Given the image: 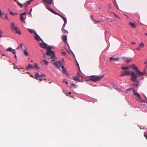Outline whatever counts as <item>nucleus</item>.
Wrapping results in <instances>:
<instances>
[{"label": "nucleus", "mask_w": 147, "mask_h": 147, "mask_svg": "<svg viewBox=\"0 0 147 147\" xmlns=\"http://www.w3.org/2000/svg\"><path fill=\"white\" fill-rule=\"evenodd\" d=\"M131 80L134 82H136V83H133L131 84L132 87L135 88L136 87V88L138 89V84L139 83V80L137 79L138 78L135 72L134 71H132L131 74Z\"/></svg>", "instance_id": "obj_1"}, {"label": "nucleus", "mask_w": 147, "mask_h": 147, "mask_svg": "<svg viewBox=\"0 0 147 147\" xmlns=\"http://www.w3.org/2000/svg\"><path fill=\"white\" fill-rule=\"evenodd\" d=\"M52 47L51 46L48 47V50L46 51V55H51V58H53L55 57V52L51 50Z\"/></svg>", "instance_id": "obj_2"}, {"label": "nucleus", "mask_w": 147, "mask_h": 147, "mask_svg": "<svg viewBox=\"0 0 147 147\" xmlns=\"http://www.w3.org/2000/svg\"><path fill=\"white\" fill-rule=\"evenodd\" d=\"M104 76V75L101 76H95L93 75L89 77L91 78L89 79L88 80H91L94 82H96L100 80L101 78Z\"/></svg>", "instance_id": "obj_3"}, {"label": "nucleus", "mask_w": 147, "mask_h": 147, "mask_svg": "<svg viewBox=\"0 0 147 147\" xmlns=\"http://www.w3.org/2000/svg\"><path fill=\"white\" fill-rule=\"evenodd\" d=\"M132 90H133L134 95H135L136 97H138V99H140L141 98V96L140 94L137 92L134 89V88L127 89V92H130Z\"/></svg>", "instance_id": "obj_4"}, {"label": "nucleus", "mask_w": 147, "mask_h": 147, "mask_svg": "<svg viewBox=\"0 0 147 147\" xmlns=\"http://www.w3.org/2000/svg\"><path fill=\"white\" fill-rule=\"evenodd\" d=\"M121 59L122 61H125V62L126 63H128L130 62L132 60L131 58L129 57H121Z\"/></svg>", "instance_id": "obj_5"}, {"label": "nucleus", "mask_w": 147, "mask_h": 147, "mask_svg": "<svg viewBox=\"0 0 147 147\" xmlns=\"http://www.w3.org/2000/svg\"><path fill=\"white\" fill-rule=\"evenodd\" d=\"M53 65L56 66L57 68H59L62 65V63L61 61H57L53 63Z\"/></svg>", "instance_id": "obj_6"}, {"label": "nucleus", "mask_w": 147, "mask_h": 147, "mask_svg": "<svg viewBox=\"0 0 147 147\" xmlns=\"http://www.w3.org/2000/svg\"><path fill=\"white\" fill-rule=\"evenodd\" d=\"M122 73L120 75V77L124 76H125L131 75L130 74V71H124L122 72Z\"/></svg>", "instance_id": "obj_7"}, {"label": "nucleus", "mask_w": 147, "mask_h": 147, "mask_svg": "<svg viewBox=\"0 0 147 147\" xmlns=\"http://www.w3.org/2000/svg\"><path fill=\"white\" fill-rule=\"evenodd\" d=\"M34 34L35 36L34 37V38L38 42H39L40 41H43V40L37 34L36 32H34Z\"/></svg>", "instance_id": "obj_8"}, {"label": "nucleus", "mask_w": 147, "mask_h": 147, "mask_svg": "<svg viewBox=\"0 0 147 147\" xmlns=\"http://www.w3.org/2000/svg\"><path fill=\"white\" fill-rule=\"evenodd\" d=\"M39 44L40 47L42 48H44L45 49H47L48 47L47 46V44L45 43H40Z\"/></svg>", "instance_id": "obj_9"}, {"label": "nucleus", "mask_w": 147, "mask_h": 147, "mask_svg": "<svg viewBox=\"0 0 147 147\" xmlns=\"http://www.w3.org/2000/svg\"><path fill=\"white\" fill-rule=\"evenodd\" d=\"M130 67L136 72L138 69V68L135 64H133L130 65Z\"/></svg>", "instance_id": "obj_10"}, {"label": "nucleus", "mask_w": 147, "mask_h": 147, "mask_svg": "<svg viewBox=\"0 0 147 147\" xmlns=\"http://www.w3.org/2000/svg\"><path fill=\"white\" fill-rule=\"evenodd\" d=\"M135 74L137 75V74L138 75V76H142L144 75V71L143 72H142L141 71H140L139 69H138L136 72V74Z\"/></svg>", "instance_id": "obj_11"}, {"label": "nucleus", "mask_w": 147, "mask_h": 147, "mask_svg": "<svg viewBox=\"0 0 147 147\" xmlns=\"http://www.w3.org/2000/svg\"><path fill=\"white\" fill-rule=\"evenodd\" d=\"M42 1L45 3H47L50 5L53 3V0H42Z\"/></svg>", "instance_id": "obj_12"}, {"label": "nucleus", "mask_w": 147, "mask_h": 147, "mask_svg": "<svg viewBox=\"0 0 147 147\" xmlns=\"http://www.w3.org/2000/svg\"><path fill=\"white\" fill-rule=\"evenodd\" d=\"M144 46V44L143 43H141L139 45V47L136 48V49L138 51H140L141 49V48L143 47Z\"/></svg>", "instance_id": "obj_13"}, {"label": "nucleus", "mask_w": 147, "mask_h": 147, "mask_svg": "<svg viewBox=\"0 0 147 147\" xmlns=\"http://www.w3.org/2000/svg\"><path fill=\"white\" fill-rule=\"evenodd\" d=\"M18 27H16V28L13 29V30H15L16 31V33L20 35H21V33L20 30H18Z\"/></svg>", "instance_id": "obj_14"}, {"label": "nucleus", "mask_w": 147, "mask_h": 147, "mask_svg": "<svg viewBox=\"0 0 147 147\" xmlns=\"http://www.w3.org/2000/svg\"><path fill=\"white\" fill-rule=\"evenodd\" d=\"M20 20L23 22L24 23H25V18H24L23 17V16H22V15H21L20 14Z\"/></svg>", "instance_id": "obj_15"}, {"label": "nucleus", "mask_w": 147, "mask_h": 147, "mask_svg": "<svg viewBox=\"0 0 147 147\" xmlns=\"http://www.w3.org/2000/svg\"><path fill=\"white\" fill-rule=\"evenodd\" d=\"M34 67L31 64H28V66L26 67V70L30 69L32 68H33Z\"/></svg>", "instance_id": "obj_16"}, {"label": "nucleus", "mask_w": 147, "mask_h": 147, "mask_svg": "<svg viewBox=\"0 0 147 147\" xmlns=\"http://www.w3.org/2000/svg\"><path fill=\"white\" fill-rule=\"evenodd\" d=\"M62 38L64 42L67 41V36L63 35L62 36Z\"/></svg>", "instance_id": "obj_17"}, {"label": "nucleus", "mask_w": 147, "mask_h": 147, "mask_svg": "<svg viewBox=\"0 0 147 147\" xmlns=\"http://www.w3.org/2000/svg\"><path fill=\"white\" fill-rule=\"evenodd\" d=\"M119 58H113L112 57H111L110 58V60L111 61H117L119 60Z\"/></svg>", "instance_id": "obj_18"}, {"label": "nucleus", "mask_w": 147, "mask_h": 147, "mask_svg": "<svg viewBox=\"0 0 147 147\" xmlns=\"http://www.w3.org/2000/svg\"><path fill=\"white\" fill-rule=\"evenodd\" d=\"M61 68L62 69V72L63 74H64L66 72V69L65 68L63 65L61 66Z\"/></svg>", "instance_id": "obj_19"}, {"label": "nucleus", "mask_w": 147, "mask_h": 147, "mask_svg": "<svg viewBox=\"0 0 147 147\" xmlns=\"http://www.w3.org/2000/svg\"><path fill=\"white\" fill-rule=\"evenodd\" d=\"M22 50H23V53L26 56H28L29 55L26 49H23Z\"/></svg>", "instance_id": "obj_20"}, {"label": "nucleus", "mask_w": 147, "mask_h": 147, "mask_svg": "<svg viewBox=\"0 0 147 147\" xmlns=\"http://www.w3.org/2000/svg\"><path fill=\"white\" fill-rule=\"evenodd\" d=\"M15 1L17 3L18 5L21 8L23 6V5L20 3L17 0H16V1Z\"/></svg>", "instance_id": "obj_21"}, {"label": "nucleus", "mask_w": 147, "mask_h": 147, "mask_svg": "<svg viewBox=\"0 0 147 147\" xmlns=\"http://www.w3.org/2000/svg\"><path fill=\"white\" fill-rule=\"evenodd\" d=\"M129 25L131 26L133 28L136 27V25H135L134 23H132L131 22H130L129 23Z\"/></svg>", "instance_id": "obj_22"}, {"label": "nucleus", "mask_w": 147, "mask_h": 147, "mask_svg": "<svg viewBox=\"0 0 147 147\" xmlns=\"http://www.w3.org/2000/svg\"><path fill=\"white\" fill-rule=\"evenodd\" d=\"M16 27H15V25L12 22L11 24L10 28H11L13 30V29L16 28Z\"/></svg>", "instance_id": "obj_23"}, {"label": "nucleus", "mask_w": 147, "mask_h": 147, "mask_svg": "<svg viewBox=\"0 0 147 147\" xmlns=\"http://www.w3.org/2000/svg\"><path fill=\"white\" fill-rule=\"evenodd\" d=\"M40 75L38 72L36 73L35 74V77H34V78L36 79H38V77H39L40 78Z\"/></svg>", "instance_id": "obj_24"}, {"label": "nucleus", "mask_w": 147, "mask_h": 147, "mask_svg": "<svg viewBox=\"0 0 147 147\" xmlns=\"http://www.w3.org/2000/svg\"><path fill=\"white\" fill-rule=\"evenodd\" d=\"M52 13H54L55 14H57V13L56 12L54 11V10L53 9L51 8L49 10Z\"/></svg>", "instance_id": "obj_25"}, {"label": "nucleus", "mask_w": 147, "mask_h": 147, "mask_svg": "<svg viewBox=\"0 0 147 147\" xmlns=\"http://www.w3.org/2000/svg\"><path fill=\"white\" fill-rule=\"evenodd\" d=\"M23 43H21L19 46H18L17 48V49H18L20 48H21L22 50H23V48H22V46H23Z\"/></svg>", "instance_id": "obj_26"}, {"label": "nucleus", "mask_w": 147, "mask_h": 147, "mask_svg": "<svg viewBox=\"0 0 147 147\" xmlns=\"http://www.w3.org/2000/svg\"><path fill=\"white\" fill-rule=\"evenodd\" d=\"M8 10L9 11V13H10V14L12 16H14L15 15H18V13L12 12L11 11H10L9 9H8Z\"/></svg>", "instance_id": "obj_27"}, {"label": "nucleus", "mask_w": 147, "mask_h": 147, "mask_svg": "<svg viewBox=\"0 0 147 147\" xmlns=\"http://www.w3.org/2000/svg\"><path fill=\"white\" fill-rule=\"evenodd\" d=\"M113 15L116 18H117L119 19H121L115 13H113Z\"/></svg>", "instance_id": "obj_28"}, {"label": "nucleus", "mask_w": 147, "mask_h": 147, "mask_svg": "<svg viewBox=\"0 0 147 147\" xmlns=\"http://www.w3.org/2000/svg\"><path fill=\"white\" fill-rule=\"evenodd\" d=\"M34 67L36 69H39V67L38 66L37 64L36 63H34Z\"/></svg>", "instance_id": "obj_29"}, {"label": "nucleus", "mask_w": 147, "mask_h": 147, "mask_svg": "<svg viewBox=\"0 0 147 147\" xmlns=\"http://www.w3.org/2000/svg\"><path fill=\"white\" fill-rule=\"evenodd\" d=\"M7 51H9L10 52H12L13 49H12L11 47H9V48L7 49Z\"/></svg>", "instance_id": "obj_30"}, {"label": "nucleus", "mask_w": 147, "mask_h": 147, "mask_svg": "<svg viewBox=\"0 0 147 147\" xmlns=\"http://www.w3.org/2000/svg\"><path fill=\"white\" fill-rule=\"evenodd\" d=\"M121 68L122 70L128 69H129V67H121Z\"/></svg>", "instance_id": "obj_31"}, {"label": "nucleus", "mask_w": 147, "mask_h": 147, "mask_svg": "<svg viewBox=\"0 0 147 147\" xmlns=\"http://www.w3.org/2000/svg\"><path fill=\"white\" fill-rule=\"evenodd\" d=\"M42 61L44 62L45 65H47L48 64V62L45 59H43L42 60Z\"/></svg>", "instance_id": "obj_32"}, {"label": "nucleus", "mask_w": 147, "mask_h": 147, "mask_svg": "<svg viewBox=\"0 0 147 147\" xmlns=\"http://www.w3.org/2000/svg\"><path fill=\"white\" fill-rule=\"evenodd\" d=\"M67 22H64V23L63 26V27H62V30H63V28H64V27H65V26L66 24H67Z\"/></svg>", "instance_id": "obj_33"}, {"label": "nucleus", "mask_w": 147, "mask_h": 147, "mask_svg": "<svg viewBox=\"0 0 147 147\" xmlns=\"http://www.w3.org/2000/svg\"><path fill=\"white\" fill-rule=\"evenodd\" d=\"M27 30L31 33H34V31L32 29L30 28H28Z\"/></svg>", "instance_id": "obj_34"}, {"label": "nucleus", "mask_w": 147, "mask_h": 147, "mask_svg": "<svg viewBox=\"0 0 147 147\" xmlns=\"http://www.w3.org/2000/svg\"><path fill=\"white\" fill-rule=\"evenodd\" d=\"M63 82H65V84H67V85H68V82L67 81H65V79H63Z\"/></svg>", "instance_id": "obj_35"}, {"label": "nucleus", "mask_w": 147, "mask_h": 147, "mask_svg": "<svg viewBox=\"0 0 147 147\" xmlns=\"http://www.w3.org/2000/svg\"><path fill=\"white\" fill-rule=\"evenodd\" d=\"M73 78L74 80H79V81L80 80L78 79V78H76L75 77H73Z\"/></svg>", "instance_id": "obj_36"}, {"label": "nucleus", "mask_w": 147, "mask_h": 147, "mask_svg": "<svg viewBox=\"0 0 147 147\" xmlns=\"http://www.w3.org/2000/svg\"><path fill=\"white\" fill-rule=\"evenodd\" d=\"M47 6V8L49 10L51 8L50 7V6L49 5H46Z\"/></svg>", "instance_id": "obj_37"}, {"label": "nucleus", "mask_w": 147, "mask_h": 147, "mask_svg": "<svg viewBox=\"0 0 147 147\" xmlns=\"http://www.w3.org/2000/svg\"><path fill=\"white\" fill-rule=\"evenodd\" d=\"M46 76V75L44 74H40V78L41 77H44Z\"/></svg>", "instance_id": "obj_38"}, {"label": "nucleus", "mask_w": 147, "mask_h": 147, "mask_svg": "<svg viewBox=\"0 0 147 147\" xmlns=\"http://www.w3.org/2000/svg\"><path fill=\"white\" fill-rule=\"evenodd\" d=\"M62 18L63 19V20L64 21V22H67V19L65 17H63V18Z\"/></svg>", "instance_id": "obj_39"}, {"label": "nucleus", "mask_w": 147, "mask_h": 147, "mask_svg": "<svg viewBox=\"0 0 147 147\" xmlns=\"http://www.w3.org/2000/svg\"><path fill=\"white\" fill-rule=\"evenodd\" d=\"M31 2L32 1H31V0H30L28 1H27V3L28 4H30V3H31Z\"/></svg>", "instance_id": "obj_40"}, {"label": "nucleus", "mask_w": 147, "mask_h": 147, "mask_svg": "<svg viewBox=\"0 0 147 147\" xmlns=\"http://www.w3.org/2000/svg\"><path fill=\"white\" fill-rule=\"evenodd\" d=\"M76 65L78 67L79 69H80V68L79 65L78 63V62H77V61H76Z\"/></svg>", "instance_id": "obj_41"}, {"label": "nucleus", "mask_w": 147, "mask_h": 147, "mask_svg": "<svg viewBox=\"0 0 147 147\" xmlns=\"http://www.w3.org/2000/svg\"><path fill=\"white\" fill-rule=\"evenodd\" d=\"M69 47V48H70V47ZM70 49V51H71V52H72V54H73V56L75 58V55L74 54V53H73V52L71 50V49Z\"/></svg>", "instance_id": "obj_42"}, {"label": "nucleus", "mask_w": 147, "mask_h": 147, "mask_svg": "<svg viewBox=\"0 0 147 147\" xmlns=\"http://www.w3.org/2000/svg\"><path fill=\"white\" fill-rule=\"evenodd\" d=\"M12 51V53L14 54V55L15 54H16V52L15 51V50L13 49V50Z\"/></svg>", "instance_id": "obj_43"}, {"label": "nucleus", "mask_w": 147, "mask_h": 147, "mask_svg": "<svg viewBox=\"0 0 147 147\" xmlns=\"http://www.w3.org/2000/svg\"><path fill=\"white\" fill-rule=\"evenodd\" d=\"M20 14L22 16H24V15H25L26 14V12H23L21 13H20Z\"/></svg>", "instance_id": "obj_44"}, {"label": "nucleus", "mask_w": 147, "mask_h": 147, "mask_svg": "<svg viewBox=\"0 0 147 147\" xmlns=\"http://www.w3.org/2000/svg\"><path fill=\"white\" fill-rule=\"evenodd\" d=\"M62 31H63V32L64 33H65L67 32V30H65L64 29H63V30H62Z\"/></svg>", "instance_id": "obj_45"}, {"label": "nucleus", "mask_w": 147, "mask_h": 147, "mask_svg": "<svg viewBox=\"0 0 147 147\" xmlns=\"http://www.w3.org/2000/svg\"><path fill=\"white\" fill-rule=\"evenodd\" d=\"M56 15H58V16H60L62 18H63V17L62 15H61L60 14H59L57 13V14Z\"/></svg>", "instance_id": "obj_46"}, {"label": "nucleus", "mask_w": 147, "mask_h": 147, "mask_svg": "<svg viewBox=\"0 0 147 147\" xmlns=\"http://www.w3.org/2000/svg\"><path fill=\"white\" fill-rule=\"evenodd\" d=\"M71 84L72 85V86L74 87H75V88H76V87H75V86H76L75 84H73V83H71Z\"/></svg>", "instance_id": "obj_47"}, {"label": "nucleus", "mask_w": 147, "mask_h": 147, "mask_svg": "<svg viewBox=\"0 0 147 147\" xmlns=\"http://www.w3.org/2000/svg\"><path fill=\"white\" fill-rule=\"evenodd\" d=\"M144 136L146 138V139H147V133H145L144 134Z\"/></svg>", "instance_id": "obj_48"}, {"label": "nucleus", "mask_w": 147, "mask_h": 147, "mask_svg": "<svg viewBox=\"0 0 147 147\" xmlns=\"http://www.w3.org/2000/svg\"><path fill=\"white\" fill-rule=\"evenodd\" d=\"M21 73H22V74H25L26 73V72L25 71V70H23L22 72H21Z\"/></svg>", "instance_id": "obj_49"}, {"label": "nucleus", "mask_w": 147, "mask_h": 147, "mask_svg": "<svg viewBox=\"0 0 147 147\" xmlns=\"http://www.w3.org/2000/svg\"><path fill=\"white\" fill-rule=\"evenodd\" d=\"M62 54L63 55H65L66 54V53L65 52H62Z\"/></svg>", "instance_id": "obj_50"}, {"label": "nucleus", "mask_w": 147, "mask_h": 147, "mask_svg": "<svg viewBox=\"0 0 147 147\" xmlns=\"http://www.w3.org/2000/svg\"><path fill=\"white\" fill-rule=\"evenodd\" d=\"M113 3L115 5H117V3H116V0H115V1H114L113 2Z\"/></svg>", "instance_id": "obj_51"}, {"label": "nucleus", "mask_w": 147, "mask_h": 147, "mask_svg": "<svg viewBox=\"0 0 147 147\" xmlns=\"http://www.w3.org/2000/svg\"><path fill=\"white\" fill-rule=\"evenodd\" d=\"M94 21L95 22V24H97V23H99L100 22V21Z\"/></svg>", "instance_id": "obj_52"}, {"label": "nucleus", "mask_w": 147, "mask_h": 147, "mask_svg": "<svg viewBox=\"0 0 147 147\" xmlns=\"http://www.w3.org/2000/svg\"><path fill=\"white\" fill-rule=\"evenodd\" d=\"M3 15V14H2V12H1V10L0 9V17L1 18H2V17L1 16H2Z\"/></svg>", "instance_id": "obj_53"}, {"label": "nucleus", "mask_w": 147, "mask_h": 147, "mask_svg": "<svg viewBox=\"0 0 147 147\" xmlns=\"http://www.w3.org/2000/svg\"><path fill=\"white\" fill-rule=\"evenodd\" d=\"M27 3H24V4L23 5V6H24V7H26L28 6V5H27Z\"/></svg>", "instance_id": "obj_54"}, {"label": "nucleus", "mask_w": 147, "mask_h": 147, "mask_svg": "<svg viewBox=\"0 0 147 147\" xmlns=\"http://www.w3.org/2000/svg\"><path fill=\"white\" fill-rule=\"evenodd\" d=\"M2 32V30H1L0 31V37H1L2 36V34H1V33Z\"/></svg>", "instance_id": "obj_55"}, {"label": "nucleus", "mask_w": 147, "mask_h": 147, "mask_svg": "<svg viewBox=\"0 0 147 147\" xmlns=\"http://www.w3.org/2000/svg\"><path fill=\"white\" fill-rule=\"evenodd\" d=\"M144 79V77H142L141 78V79H140L139 80V81L140 80H143Z\"/></svg>", "instance_id": "obj_56"}, {"label": "nucleus", "mask_w": 147, "mask_h": 147, "mask_svg": "<svg viewBox=\"0 0 147 147\" xmlns=\"http://www.w3.org/2000/svg\"><path fill=\"white\" fill-rule=\"evenodd\" d=\"M64 93H65L67 96H68L67 94V91H65V92H64Z\"/></svg>", "instance_id": "obj_57"}, {"label": "nucleus", "mask_w": 147, "mask_h": 147, "mask_svg": "<svg viewBox=\"0 0 147 147\" xmlns=\"http://www.w3.org/2000/svg\"><path fill=\"white\" fill-rule=\"evenodd\" d=\"M38 80H40V81H42V79H41L40 77V78H38Z\"/></svg>", "instance_id": "obj_58"}, {"label": "nucleus", "mask_w": 147, "mask_h": 147, "mask_svg": "<svg viewBox=\"0 0 147 147\" xmlns=\"http://www.w3.org/2000/svg\"><path fill=\"white\" fill-rule=\"evenodd\" d=\"M5 18H6V19L7 20H8V18H7V15H5Z\"/></svg>", "instance_id": "obj_59"}, {"label": "nucleus", "mask_w": 147, "mask_h": 147, "mask_svg": "<svg viewBox=\"0 0 147 147\" xmlns=\"http://www.w3.org/2000/svg\"><path fill=\"white\" fill-rule=\"evenodd\" d=\"M90 17H91V18L92 19L93 21H94V20L93 19H92V18H93V16L91 15L90 16Z\"/></svg>", "instance_id": "obj_60"}, {"label": "nucleus", "mask_w": 147, "mask_h": 147, "mask_svg": "<svg viewBox=\"0 0 147 147\" xmlns=\"http://www.w3.org/2000/svg\"><path fill=\"white\" fill-rule=\"evenodd\" d=\"M14 55H15V58L16 59H17V56H16V54H15Z\"/></svg>", "instance_id": "obj_61"}, {"label": "nucleus", "mask_w": 147, "mask_h": 147, "mask_svg": "<svg viewBox=\"0 0 147 147\" xmlns=\"http://www.w3.org/2000/svg\"><path fill=\"white\" fill-rule=\"evenodd\" d=\"M135 43H136V42H132L131 43V44H135Z\"/></svg>", "instance_id": "obj_62"}, {"label": "nucleus", "mask_w": 147, "mask_h": 147, "mask_svg": "<svg viewBox=\"0 0 147 147\" xmlns=\"http://www.w3.org/2000/svg\"><path fill=\"white\" fill-rule=\"evenodd\" d=\"M116 7H117V8L118 9H119V7H118V5H115Z\"/></svg>", "instance_id": "obj_63"}, {"label": "nucleus", "mask_w": 147, "mask_h": 147, "mask_svg": "<svg viewBox=\"0 0 147 147\" xmlns=\"http://www.w3.org/2000/svg\"><path fill=\"white\" fill-rule=\"evenodd\" d=\"M66 74V75L67 76H68V74L66 72L65 73Z\"/></svg>", "instance_id": "obj_64"}]
</instances>
